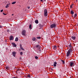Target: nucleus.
<instances>
[{"label":"nucleus","mask_w":78,"mask_h":78,"mask_svg":"<svg viewBox=\"0 0 78 78\" xmlns=\"http://www.w3.org/2000/svg\"><path fill=\"white\" fill-rule=\"evenodd\" d=\"M70 8H72V5L70 6Z\"/></svg>","instance_id":"35"},{"label":"nucleus","mask_w":78,"mask_h":78,"mask_svg":"<svg viewBox=\"0 0 78 78\" xmlns=\"http://www.w3.org/2000/svg\"><path fill=\"white\" fill-rule=\"evenodd\" d=\"M16 3V2H13L12 3V5H14Z\"/></svg>","instance_id":"23"},{"label":"nucleus","mask_w":78,"mask_h":78,"mask_svg":"<svg viewBox=\"0 0 78 78\" xmlns=\"http://www.w3.org/2000/svg\"><path fill=\"white\" fill-rule=\"evenodd\" d=\"M21 49L22 50H23V51L25 50V49H24V48H21Z\"/></svg>","instance_id":"29"},{"label":"nucleus","mask_w":78,"mask_h":78,"mask_svg":"<svg viewBox=\"0 0 78 78\" xmlns=\"http://www.w3.org/2000/svg\"><path fill=\"white\" fill-rule=\"evenodd\" d=\"M71 14H72V17H73V14H74V12H73V11L72 10H71Z\"/></svg>","instance_id":"7"},{"label":"nucleus","mask_w":78,"mask_h":78,"mask_svg":"<svg viewBox=\"0 0 78 78\" xmlns=\"http://www.w3.org/2000/svg\"><path fill=\"white\" fill-rule=\"evenodd\" d=\"M7 32H9V30H7Z\"/></svg>","instance_id":"37"},{"label":"nucleus","mask_w":78,"mask_h":78,"mask_svg":"<svg viewBox=\"0 0 78 78\" xmlns=\"http://www.w3.org/2000/svg\"><path fill=\"white\" fill-rule=\"evenodd\" d=\"M48 14H47V9H45L44 10V16L45 17H47Z\"/></svg>","instance_id":"3"},{"label":"nucleus","mask_w":78,"mask_h":78,"mask_svg":"<svg viewBox=\"0 0 78 78\" xmlns=\"http://www.w3.org/2000/svg\"><path fill=\"white\" fill-rule=\"evenodd\" d=\"M3 28V26H1V25H0V28Z\"/></svg>","instance_id":"31"},{"label":"nucleus","mask_w":78,"mask_h":78,"mask_svg":"<svg viewBox=\"0 0 78 78\" xmlns=\"http://www.w3.org/2000/svg\"><path fill=\"white\" fill-rule=\"evenodd\" d=\"M32 41H36V37H34L32 38Z\"/></svg>","instance_id":"15"},{"label":"nucleus","mask_w":78,"mask_h":78,"mask_svg":"<svg viewBox=\"0 0 78 78\" xmlns=\"http://www.w3.org/2000/svg\"><path fill=\"white\" fill-rule=\"evenodd\" d=\"M22 34L23 36H25L26 35V31L25 30H23L22 32Z\"/></svg>","instance_id":"4"},{"label":"nucleus","mask_w":78,"mask_h":78,"mask_svg":"<svg viewBox=\"0 0 78 78\" xmlns=\"http://www.w3.org/2000/svg\"><path fill=\"white\" fill-rule=\"evenodd\" d=\"M72 51V49H69L68 50L67 53H66V56L68 57V56H69L70 54V52Z\"/></svg>","instance_id":"2"},{"label":"nucleus","mask_w":78,"mask_h":78,"mask_svg":"<svg viewBox=\"0 0 78 78\" xmlns=\"http://www.w3.org/2000/svg\"><path fill=\"white\" fill-rule=\"evenodd\" d=\"M71 38L72 39H73V40H75V39H76V37L72 36Z\"/></svg>","instance_id":"11"},{"label":"nucleus","mask_w":78,"mask_h":78,"mask_svg":"<svg viewBox=\"0 0 78 78\" xmlns=\"http://www.w3.org/2000/svg\"><path fill=\"white\" fill-rule=\"evenodd\" d=\"M57 64V63L56 62H55L54 63V67H56Z\"/></svg>","instance_id":"13"},{"label":"nucleus","mask_w":78,"mask_h":78,"mask_svg":"<svg viewBox=\"0 0 78 78\" xmlns=\"http://www.w3.org/2000/svg\"><path fill=\"white\" fill-rule=\"evenodd\" d=\"M71 6H73V4H72L71 5Z\"/></svg>","instance_id":"39"},{"label":"nucleus","mask_w":78,"mask_h":78,"mask_svg":"<svg viewBox=\"0 0 78 78\" xmlns=\"http://www.w3.org/2000/svg\"><path fill=\"white\" fill-rule=\"evenodd\" d=\"M35 22L36 24H37L39 23V21L37 20H36L35 21Z\"/></svg>","instance_id":"14"},{"label":"nucleus","mask_w":78,"mask_h":78,"mask_svg":"<svg viewBox=\"0 0 78 78\" xmlns=\"http://www.w3.org/2000/svg\"><path fill=\"white\" fill-rule=\"evenodd\" d=\"M37 39H41V37H37Z\"/></svg>","instance_id":"32"},{"label":"nucleus","mask_w":78,"mask_h":78,"mask_svg":"<svg viewBox=\"0 0 78 78\" xmlns=\"http://www.w3.org/2000/svg\"><path fill=\"white\" fill-rule=\"evenodd\" d=\"M3 9L1 10V12H3Z\"/></svg>","instance_id":"33"},{"label":"nucleus","mask_w":78,"mask_h":78,"mask_svg":"<svg viewBox=\"0 0 78 78\" xmlns=\"http://www.w3.org/2000/svg\"><path fill=\"white\" fill-rule=\"evenodd\" d=\"M27 77H28V78H31V76H30V75H27Z\"/></svg>","instance_id":"24"},{"label":"nucleus","mask_w":78,"mask_h":78,"mask_svg":"<svg viewBox=\"0 0 78 78\" xmlns=\"http://www.w3.org/2000/svg\"><path fill=\"white\" fill-rule=\"evenodd\" d=\"M13 15H14V14H12V16H13Z\"/></svg>","instance_id":"40"},{"label":"nucleus","mask_w":78,"mask_h":78,"mask_svg":"<svg viewBox=\"0 0 78 78\" xmlns=\"http://www.w3.org/2000/svg\"><path fill=\"white\" fill-rule=\"evenodd\" d=\"M3 14H4V16L6 15V14L5 13H3Z\"/></svg>","instance_id":"34"},{"label":"nucleus","mask_w":78,"mask_h":78,"mask_svg":"<svg viewBox=\"0 0 78 78\" xmlns=\"http://www.w3.org/2000/svg\"><path fill=\"white\" fill-rule=\"evenodd\" d=\"M53 48L54 50H56L57 49V46L56 45L54 46Z\"/></svg>","instance_id":"12"},{"label":"nucleus","mask_w":78,"mask_h":78,"mask_svg":"<svg viewBox=\"0 0 78 78\" xmlns=\"http://www.w3.org/2000/svg\"><path fill=\"white\" fill-rule=\"evenodd\" d=\"M18 38L16 37V39H15V41H16V42L18 41Z\"/></svg>","instance_id":"18"},{"label":"nucleus","mask_w":78,"mask_h":78,"mask_svg":"<svg viewBox=\"0 0 78 78\" xmlns=\"http://www.w3.org/2000/svg\"><path fill=\"white\" fill-rule=\"evenodd\" d=\"M39 50V53H41V49H38Z\"/></svg>","instance_id":"27"},{"label":"nucleus","mask_w":78,"mask_h":78,"mask_svg":"<svg viewBox=\"0 0 78 78\" xmlns=\"http://www.w3.org/2000/svg\"><path fill=\"white\" fill-rule=\"evenodd\" d=\"M9 7V4H7V5H6V6L5 7V8H8Z\"/></svg>","instance_id":"20"},{"label":"nucleus","mask_w":78,"mask_h":78,"mask_svg":"<svg viewBox=\"0 0 78 78\" xmlns=\"http://www.w3.org/2000/svg\"><path fill=\"white\" fill-rule=\"evenodd\" d=\"M76 0V2H77V0Z\"/></svg>","instance_id":"41"},{"label":"nucleus","mask_w":78,"mask_h":78,"mask_svg":"<svg viewBox=\"0 0 78 78\" xmlns=\"http://www.w3.org/2000/svg\"><path fill=\"white\" fill-rule=\"evenodd\" d=\"M76 16H77V14L75 13L74 15V16L73 15V17H73V18H76Z\"/></svg>","instance_id":"10"},{"label":"nucleus","mask_w":78,"mask_h":78,"mask_svg":"<svg viewBox=\"0 0 78 78\" xmlns=\"http://www.w3.org/2000/svg\"><path fill=\"white\" fill-rule=\"evenodd\" d=\"M35 59H38V57H37V56H35Z\"/></svg>","instance_id":"22"},{"label":"nucleus","mask_w":78,"mask_h":78,"mask_svg":"<svg viewBox=\"0 0 78 78\" xmlns=\"http://www.w3.org/2000/svg\"><path fill=\"white\" fill-rule=\"evenodd\" d=\"M62 62L63 64H65V61H64L63 60H62Z\"/></svg>","instance_id":"19"},{"label":"nucleus","mask_w":78,"mask_h":78,"mask_svg":"<svg viewBox=\"0 0 78 78\" xmlns=\"http://www.w3.org/2000/svg\"><path fill=\"white\" fill-rule=\"evenodd\" d=\"M73 64V62H70V66H71V67H72Z\"/></svg>","instance_id":"17"},{"label":"nucleus","mask_w":78,"mask_h":78,"mask_svg":"<svg viewBox=\"0 0 78 78\" xmlns=\"http://www.w3.org/2000/svg\"><path fill=\"white\" fill-rule=\"evenodd\" d=\"M57 27V24L56 23H54L51 24L50 26V28H55L56 27Z\"/></svg>","instance_id":"1"},{"label":"nucleus","mask_w":78,"mask_h":78,"mask_svg":"<svg viewBox=\"0 0 78 78\" xmlns=\"http://www.w3.org/2000/svg\"><path fill=\"white\" fill-rule=\"evenodd\" d=\"M20 55H23V53L22 52H21L20 53Z\"/></svg>","instance_id":"30"},{"label":"nucleus","mask_w":78,"mask_h":78,"mask_svg":"<svg viewBox=\"0 0 78 78\" xmlns=\"http://www.w3.org/2000/svg\"><path fill=\"white\" fill-rule=\"evenodd\" d=\"M36 48H37V50H39V49H41V47L40 46V45H36Z\"/></svg>","instance_id":"6"},{"label":"nucleus","mask_w":78,"mask_h":78,"mask_svg":"<svg viewBox=\"0 0 78 78\" xmlns=\"http://www.w3.org/2000/svg\"><path fill=\"white\" fill-rule=\"evenodd\" d=\"M12 55L14 57H16V52H13L12 53Z\"/></svg>","instance_id":"9"},{"label":"nucleus","mask_w":78,"mask_h":78,"mask_svg":"<svg viewBox=\"0 0 78 78\" xmlns=\"http://www.w3.org/2000/svg\"><path fill=\"white\" fill-rule=\"evenodd\" d=\"M39 26L40 27H41V28H42V27H43V25L41 24H39Z\"/></svg>","instance_id":"16"},{"label":"nucleus","mask_w":78,"mask_h":78,"mask_svg":"<svg viewBox=\"0 0 78 78\" xmlns=\"http://www.w3.org/2000/svg\"><path fill=\"white\" fill-rule=\"evenodd\" d=\"M12 45L13 47H17V45L15 43L12 42Z\"/></svg>","instance_id":"5"},{"label":"nucleus","mask_w":78,"mask_h":78,"mask_svg":"<svg viewBox=\"0 0 78 78\" xmlns=\"http://www.w3.org/2000/svg\"><path fill=\"white\" fill-rule=\"evenodd\" d=\"M69 47H70V48H72V45H71V43H70L69 45Z\"/></svg>","instance_id":"26"},{"label":"nucleus","mask_w":78,"mask_h":78,"mask_svg":"<svg viewBox=\"0 0 78 78\" xmlns=\"http://www.w3.org/2000/svg\"><path fill=\"white\" fill-rule=\"evenodd\" d=\"M31 26L32 25L31 24H30L29 25V28H30V29H32V28H31Z\"/></svg>","instance_id":"21"},{"label":"nucleus","mask_w":78,"mask_h":78,"mask_svg":"<svg viewBox=\"0 0 78 78\" xmlns=\"http://www.w3.org/2000/svg\"><path fill=\"white\" fill-rule=\"evenodd\" d=\"M41 2H43V0H40Z\"/></svg>","instance_id":"38"},{"label":"nucleus","mask_w":78,"mask_h":78,"mask_svg":"<svg viewBox=\"0 0 78 78\" xmlns=\"http://www.w3.org/2000/svg\"><path fill=\"white\" fill-rule=\"evenodd\" d=\"M20 48H23V47H22V44H20Z\"/></svg>","instance_id":"25"},{"label":"nucleus","mask_w":78,"mask_h":78,"mask_svg":"<svg viewBox=\"0 0 78 78\" xmlns=\"http://www.w3.org/2000/svg\"><path fill=\"white\" fill-rule=\"evenodd\" d=\"M27 8L28 9H30V7H28Z\"/></svg>","instance_id":"36"},{"label":"nucleus","mask_w":78,"mask_h":78,"mask_svg":"<svg viewBox=\"0 0 78 78\" xmlns=\"http://www.w3.org/2000/svg\"><path fill=\"white\" fill-rule=\"evenodd\" d=\"M6 69H9V66L6 67Z\"/></svg>","instance_id":"28"},{"label":"nucleus","mask_w":78,"mask_h":78,"mask_svg":"<svg viewBox=\"0 0 78 78\" xmlns=\"http://www.w3.org/2000/svg\"><path fill=\"white\" fill-rule=\"evenodd\" d=\"M14 39V38H13V36H10V41H12Z\"/></svg>","instance_id":"8"}]
</instances>
